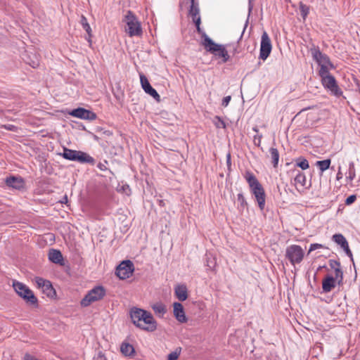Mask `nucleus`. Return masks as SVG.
<instances>
[{
    "instance_id": "15",
    "label": "nucleus",
    "mask_w": 360,
    "mask_h": 360,
    "mask_svg": "<svg viewBox=\"0 0 360 360\" xmlns=\"http://www.w3.org/2000/svg\"><path fill=\"white\" fill-rule=\"evenodd\" d=\"M338 284V279L336 276L326 275L322 281V290L325 293L330 292Z\"/></svg>"
},
{
    "instance_id": "9",
    "label": "nucleus",
    "mask_w": 360,
    "mask_h": 360,
    "mask_svg": "<svg viewBox=\"0 0 360 360\" xmlns=\"http://www.w3.org/2000/svg\"><path fill=\"white\" fill-rule=\"evenodd\" d=\"M323 87L327 89L330 94L336 97H340L343 92L340 89L338 82L334 76H327L321 80Z\"/></svg>"
},
{
    "instance_id": "47",
    "label": "nucleus",
    "mask_w": 360,
    "mask_h": 360,
    "mask_svg": "<svg viewBox=\"0 0 360 360\" xmlns=\"http://www.w3.org/2000/svg\"><path fill=\"white\" fill-rule=\"evenodd\" d=\"M262 137V135H256L254 136V143L256 146H259L260 145Z\"/></svg>"
},
{
    "instance_id": "27",
    "label": "nucleus",
    "mask_w": 360,
    "mask_h": 360,
    "mask_svg": "<svg viewBox=\"0 0 360 360\" xmlns=\"http://www.w3.org/2000/svg\"><path fill=\"white\" fill-rule=\"evenodd\" d=\"M121 352L124 356H131L134 353L133 346L129 343L123 342L120 347Z\"/></svg>"
},
{
    "instance_id": "1",
    "label": "nucleus",
    "mask_w": 360,
    "mask_h": 360,
    "mask_svg": "<svg viewBox=\"0 0 360 360\" xmlns=\"http://www.w3.org/2000/svg\"><path fill=\"white\" fill-rule=\"evenodd\" d=\"M133 323L142 330L153 332L157 328V322L152 314L141 309L133 308L130 311Z\"/></svg>"
},
{
    "instance_id": "13",
    "label": "nucleus",
    "mask_w": 360,
    "mask_h": 360,
    "mask_svg": "<svg viewBox=\"0 0 360 360\" xmlns=\"http://www.w3.org/2000/svg\"><path fill=\"white\" fill-rule=\"evenodd\" d=\"M69 115L82 120H94L96 118V114L91 110L84 108H77L69 112Z\"/></svg>"
},
{
    "instance_id": "50",
    "label": "nucleus",
    "mask_w": 360,
    "mask_h": 360,
    "mask_svg": "<svg viewBox=\"0 0 360 360\" xmlns=\"http://www.w3.org/2000/svg\"><path fill=\"white\" fill-rule=\"evenodd\" d=\"M30 65L35 68L39 65V61L38 60H32L31 63H30Z\"/></svg>"
},
{
    "instance_id": "2",
    "label": "nucleus",
    "mask_w": 360,
    "mask_h": 360,
    "mask_svg": "<svg viewBox=\"0 0 360 360\" xmlns=\"http://www.w3.org/2000/svg\"><path fill=\"white\" fill-rule=\"evenodd\" d=\"M244 178L247 181L250 191L255 196L260 210H264L266 202V194L264 189L256 176L250 171H246Z\"/></svg>"
},
{
    "instance_id": "48",
    "label": "nucleus",
    "mask_w": 360,
    "mask_h": 360,
    "mask_svg": "<svg viewBox=\"0 0 360 360\" xmlns=\"http://www.w3.org/2000/svg\"><path fill=\"white\" fill-rule=\"evenodd\" d=\"M252 1L253 0H248V17L250 16L253 8Z\"/></svg>"
},
{
    "instance_id": "6",
    "label": "nucleus",
    "mask_w": 360,
    "mask_h": 360,
    "mask_svg": "<svg viewBox=\"0 0 360 360\" xmlns=\"http://www.w3.org/2000/svg\"><path fill=\"white\" fill-rule=\"evenodd\" d=\"M13 287L16 293L27 303L31 304H37V298L26 285L21 282L14 281L13 282Z\"/></svg>"
},
{
    "instance_id": "20",
    "label": "nucleus",
    "mask_w": 360,
    "mask_h": 360,
    "mask_svg": "<svg viewBox=\"0 0 360 360\" xmlns=\"http://www.w3.org/2000/svg\"><path fill=\"white\" fill-rule=\"evenodd\" d=\"M174 293L176 298L184 302L188 298V290L185 285H178L174 288Z\"/></svg>"
},
{
    "instance_id": "45",
    "label": "nucleus",
    "mask_w": 360,
    "mask_h": 360,
    "mask_svg": "<svg viewBox=\"0 0 360 360\" xmlns=\"http://www.w3.org/2000/svg\"><path fill=\"white\" fill-rule=\"evenodd\" d=\"M231 100V96H227L224 97V98L222 99L221 105L224 107L228 106Z\"/></svg>"
},
{
    "instance_id": "57",
    "label": "nucleus",
    "mask_w": 360,
    "mask_h": 360,
    "mask_svg": "<svg viewBox=\"0 0 360 360\" xmlns=\"http://www.w3.org/2000/svg\"><path fill=\"white\" fill-rule=\"evenodd\" d=\"M322 268H326V266H320L318 268L317 271L321 270Z\"/></svg>"
},
{
    "instance_id": "36",
    "label": "nucleus",
    "mask_w": 360,
    "mask_h": 360,
    "mask_svg": "<svg viewBox=\"0 0 360 360\" xmlns=\"http://www.w3.org/2000/svg\"><path fill=\"white\" fill-rule=\"evenodd\" d=\"M181 353V348H177L167 356V360H177Z\"/></svg>"
},
{
    "instance_id": "58",
    "label": "nucleus",
    "mask_w": 360,
    "mask_h": 360,
    "mask_svg": "<svg viewBox=\"0 0 360 360\" xmlns=\"http://www.w3.org/2000/svg\"><path fill=\"white\" fill-rule=\"evenodd\" d=\"M253 129L255 131H257V129L256 128H253Z\"/></svg>"
},
{
    "instance_id": "53",
    "label": "nucleus",
    "mask_w": 360,
    "mask_h": 360,
    "mask_svg": "<svg viewBox=\"0 0 360 360\" xmlns=\"http://www.w3.org/2000/svg\"><path fill=\"white\" fill-rule=\"evenodd\" d=\"M342 178V172L340 171V167H339V170H338V172L337 173V175H336V179L337 180H340Z\"/></svg>"
},
{
    "instance_id": "12",
    "label": "nucleus",
    "mask_w": 360,
    "mask_h": 360,
    "mask_svg": "<svg viewBox=\"0 0 360 360\" xmlns=\"http://www.w3.org/2000/svg\"><path fill=\"white\" fill-rule=\"evenodd\" d=\"M34 281L37 287L41 289L47 297L52 298L56 295V290L49 281L41 277H35Z\"/></svg>"
},
{
    "instance_id": "7",
    "label": "nucleus",
    "mask_w": 360,
    "mask_h": 360,
    "mask_svg": "<svg viewBox=\"0 0 360 360\" xmlns=\"http://www.w3.org/2000/svg\"><path fill=\"white\" fill-rule=\"evenodd\" d=\"M105 295V290L102 285L95 286L86 293L80 304L82 307H88L91 303L102 300Z\"/></svg>"
},
{
    "instance_id": "18",
    "label": "nucleus",
    "mask_w": 360,
    "mask_h": 360,
    "mask_svg": "<svg viewBox=\"0 0 360 360\" xmlns=\"http://www.w3.org/2000/svg\"><path fill=\"white\" fill-rule=\"evenodd\" d=\"M6 184L8 186L15 189H20L24 186V181L21 177L11 176L6 179Z\"/></svg>"
},
{
    "instance_id": "37",
    "label": "nucleus",
    "mask_w": 360,
    "mask_h": 360,
    "mask_svg": "<svg viewBox=\"0 0 360 360\" xmlns=\"http://www.w3.org/2000/svg\"><path fill=\"white\" fill-rule=\"evenodd\" d=\"M195 28H196L197 32L201 35V37H202L201 44H202V46H204V43L205 41V39L207 37H210L205 32L204 30H202V28L200 27V25L195 27Z\"/></svg>"
},
{
    "instance_id": "55",
    "label": "nucleus",
    "mask_w": 360,
    "mask_h": 360,
    "mask_svg": "<svg viewBox=\"0 0 360 360\" xmlns=\"http://www.w3.org/2000/svg\"><path fill=\"white\" fill-rule=\"evenodd\" d=\"M189 1L191 3V5H193V4H199L198 0H189Z\"/></svg>"
},
{
    "instance_id": "46",
    "label": "nucleus",
    "mask_w": 360,
    "mask_h": 360,
    "mask_svg": "<svg viewBox=\"0 0 360 360\" xmlns=\"http://www.w3.org/2000/svg\"><path fill=\"white\" fill-rule=\"evenodd\" d=\"M3 128H4L6 130L11 131H15L17 127L13 124H4L2 126Z\"/></svg>"
},
{
    "instance_id": "39",
    "label": "nucleus",
    "mask_w": 360,
    "mask_h": 360,
    "mask_svg": "<svg viewBox=\"0 0 360 360\" xmlns=\"http://www.w3.org/2000/svg\"><path fill=\"white\" fill-rule=\"evenodd\" d=\"M200 13L199 4L190 5L189 10H188V15H191L192 13Z\"/></svg>"
},
{
    "instance_id": "22",
    "label": "nucleus",
    "mask_w": 360,
    "mask_h": 360,
    "mask_svg": "<svg viewBox=\"0 0 360 360\" xmlns=\"http://www.w3.org/2000/svg\"><path fill=\"white\" fill-rule=\"evenodd\" d=\"M77 150L69 149L68 148H63V153H60V155L68 160L70 161H76L77 160Z\"/></svg>"
},
{
    "instance_id": "52",
    "label": "nucleus",
    "mask_w": 360,
    "mask_h": 360,
    "mask_svg": "<svg viewBox=\"0 0 360 360\" xmlns=\"http://www.w3.org/2000/svg\"><path fill=\"white\" fill-rule=\"evenodd\" d=\"M226 164H227L228 167H230L231 165L230 153H228L226 155Z\"/></svg>"
},
{
    "instance_id": "44",
    "label": "nucleus",
    "mask_w": 360,
    "mask_h": 360,
    "mask_svg": "<svg viewBox=\"0 0 360 360\" xmlns=\"http://www.w3.org/2000/svg\"><path fill=\"white\" fill-rule=\"evenodd\" d=\"M108 164V162L106 160H104L103 162H100L98 165H97V167L101 170V171H106L108 169L107 167H106V165Z\"/></svg>"
},
{
    "instance_id": "16",
    "label": "nucleus",
    "mask_w": 360,
    "mask_h": 360,
    "mask_svg": "<svg viewBox=\"0 0 360 360\" xmlns=\"http://www.w3.org/2000/svg\"><path fill=\"white\" fill-rule=\"evenodd\" d=\"M173 313L175 319L180 323H186L188 319L186 316L184 308L180 302H174L173 304Z\"/></svg>"
},
{
    "instance_id": "11",
    "label": "nucleus",
    "mask_w": 360,
    "mask_h": 360,
    "mask_svg": "<svg viewBox=\"0 0 360 360\" xmlns=\"http://www.w3.org/2000/svg\"><path fill=\"white\" fill-rule=\"evenodd\" d=\"M311 53L313 59L319 64V66L327 65L330 69H335L334 65L331 63L330 58L325 53H323L318 46L311 49Z\"/></svg>"
},
{
    "instance_id": "43",
    "label": "nucleus",
    "mask_w": 360,
    "mask_h": 360,
    "mask_svg": "<svg viewBox=\"0 0 360 360\" xmlns=\"http://www.w3.org/2000/svg\"><path fill=\"white\" fill-rule=\"evenodd\" d=\"M323 246L321 244L319 243H312L309 246V249L308 251V254H309L311 252L317 250L319 248H322Z\"/></svg>"
},
{
    "instance_id": "30",
    "label": "nucleus",
    "mask_w": 360,
    "mask_h": 360,
    "mask_svg": "<svg viewBox=\"0 0 360 360\" xmlns=\"http://www.w3.org/2000/svg\"><path fill=\"white\" fill-rule=\"evenodd\" d=\"M296 165L301 168L302 170H305L309 167L308 160L302 157L296 160Z\"/></svg>"
},
{
    "instance_id": "32",
    "label": "nucleus",
    "mask_w": 360,
    "mask_h": 360,
    "mask_svg": "<svg viewBox=\"0 0 360 360\" xmlns=\"http://www.w3.org/2000/svg\"><path fill=\"white\" fill-rule=\"evenodd\" d=\"M299 8H300V15H302L303 20H305L309 13V7L301 2L300 4Z\"/></svg>"
},
{
    "instance_id": "40",
    "label": "nucleus",
    "mask_w": 360,
    "mask_h": 360,
    "mask_svg": "<svg viewBox=\"0 0 360 360\" xmlns=\"http://www.w3.org/2000/svg\"><path fill=\"white\" fill-rule=\"evenodd\" d=\"M206 265L210 268V269H213L215 266V261H214V258H210L207 255H206Z\"/></svg>"
},
{
    "instance_id": "56",
    "label": "nucleus",
    "mask_w": 360,
    "mask_h": 360,
    "mask_svg": "<svg viewBox=\"0 0 360 360\" xmlns=\"http://www.w3.org/2000/svg\"><path fill=\"white\" fill-rule=\"evenodd\" d=\"M68 202V197H67V195H65V196L64 197L63 200L62 201V202H63H63Z\"/></svg>"
},
{
    "instance_id": "33",
    "label": "nucleus",
    "mask_w": 360,
    "mask_h": 360,
    "mask_svg": "<svg viewBox=\"0 0 360 360\" xmlns=\"http://www.w3.org/2000/svg\"><path fill=\"white\" fill-rule=\"evenodd\" d=\"M295 181L297 184L304 186L306 184V176L304 173L299 172L295 178Z\"/></svg>"
},
{
    "instance_id": "24",
    "label": "nucleus",
    "mask_w": 360,
    "mask_h": 360,
    "mask_svg": "<svg viewBox=\"0 0 360 360\" xmlns=\"http://www.w3.org/2000/svg\"><path fill=\"white\" fill-rule=\"evenodd\" d=\"M152 309L155 314L159 317H163L167 312L165 305L162 302H155L152 305Z\"/></svg>"
},
{
    "instance_id": "51",
    "label": "nucleus",
    "mask_w": 360,
    "mask_h": 360,
    "mask_svg": "<svg viewBox=\"0 0 360 360\" xmlns=\"http://www.w3.org/2000/svg\"><path fill=\"white\" fill-rule=\"evenodd\" d=\"M193 22L195 24V27H197L198 25L200 26L201 24V18H198V19L196 18V20H193Z\"/></svg>"
},
{
    "instance_id": "25",
    "label": "nucleus",
    "mask_w": 360,
    "mask_h": 360,
    "mask_svg": "<svg viewBox=\"0 0 360 360\" xmlns=\"http://www.w3.org/2000/svg\"><path fill=\"white\" fill-rule=\"evenodd\" d=\"M333 240L335 243L339 245L341 248L348 245V242L345 237L341 233H335L333 236Z\"/></svg>"
},
{
    "instance_id": "42",
    "label": "nucleus",
    "mask_w": 360,
    "mask_h": 360,
    "mask_svg": "<svg viewBox=\"0 0 360 360\" xmlns=\"http://www.w3.org/2000/svg\"><path fill=\"white\" fill-rule=\"evenodd\" d=\"M356 200V196L355 195H350L349 196H348L346 198L345 204L347 205H352V203H354L355 202Z\"/></svg>"
},
{
    "instance_id": "54",
    "label": "nucleus",
    "mask_w": 360,
    "mask_h": 360,
    "mask_svg": "<svg viewBox=\"0 0 360 360\" xmlns=\"http://www.w3.org/2000/svg\"><path fill=\"white\" fill-rule=\"evenodd\" d=\"M248 18L247 19V20H246V22H245V25H244L243 30V32H242V34H241L240 38L243 37V33H244V32H245V29H246V27H247V26H248Z\"/></svg>"
},
{
    "instance_id": "34",
    "label": "nucleus",
    "mask_w": 360,
    "mask_h": 360,
    "mask_svg": "<svg viewBox=\"0 0 360 360\" xmlns=\"http://www.w3.org/2000/svg\"><path fill=\"white\" fill-rule=\"evenodd\" d=\"M348 174H349V175H348L347 178L350 181H352L356 176L354 164L353 162H350L349 163Z\"/></svg>"
},
{
    "instance_id": "21",
    "label": "nucleus",
    "mask_w": 360,
    "mask_h": 360,
    "mask_svg": "<svg viewBox=\"0 0 360 360\" xmlns=\"http://www.w3.org/2000/svg\"><path fill=\"white\" fill-rule=\"evenodd\" d=\"M49 259L54 263L58 264H63V257L60 250L56 249L50 250L49 252Z\"/></svg>"
},
{
    "instance_id": "17",
    "label": "nucleus",
    "mask_w": 360,
    "mask_h": 360,
    "mask_svg": "<svg viewBox=\"0 0 360 360\" xmlns=\"http://www.w3.org/2000/svg\"><path fill=\"white\" fill-rule=\"evenodd\" d=\"M328 263L330 269L334 270L336 278L338 279V285H342L343 284V271L340 267V262L335 259H330Z\"/></svg>"
},
{
    "instance_id": "35",
    "label": "nucleus",
    "mask_w": 360,
    "mask_h": 360,
    "mask_svg": "<svg viewBox=\"0 0 360 360\" xmlns=\"http://www.w3.org/2000/svg\"><path fill=\"white\" fill-rule=\"evenodd\" d=\"M214 120H217V121H214V125L217 128L225 129L226 127V124L225 122L219 116H216L214 117Z\"/></svg>"
},
{
    "instance_id": "3",
    "label": "nucleus",
    "mask_w": 360,
    "mask_h": 360,
    "mask_svg": "<svg viewBox=\"0 0 360 360\" xmlns=\"http://www.w3.org/2000/svg\"><path fill=\"white\" fill-rule=\"evenodd\" d=\"M204 49L216 59H221L219 63H225L230 59L226 48L223 44L214 42L210 37H207L204 43Z\"/></svg>"
},
{
    "instance_id": "14",
    "label": "nucleus",
    "mask_w": 360,
    "mask_h": 360,
    "mask_svg": "<svg viewBox=\"0 0 360 360\" xmlns=\"http://www.w3.org/2000/svg\"><path fill=\"white\" fill-rule=\"evenodd\" d=\"M140 82L141 86L144 91L152 96L155 101H160V96L159 94L157 92V91L150 85L148 79L147 77L143 75H140Z\"/></svg>"
},
{
    "instance_id": "4",
    "label": "nucleus",
    "mask_w": 360,
    "mask_h": 360,
    "mask_svg": "<svg viewBox=\"0 0 360 360\" xmlns=\"http://www.w3.org/2000/svg\"><path fill=\"white\" fill-rule=\"evenodd\" d=\"M285 257L291 265L295 266L296 264L302 262L304 257V251L300 245H290L285 249Z\"/></svg>"
},
{
    "instance_id": "38",
    "label": "nucleus",
    "mask_w": 360,
    "mask_h": 360,
    "mask_svg": "<svg viewBox=\"0 0 360 360\" xmlns=\"http://www.w3.org/2000/svg\"><path fill=\"white\" fill-rule=\"evenodd\" d=\"M195 28H196L197 32L201 35V37H202L201 44H202V46H204V43L205 41V39L207 37H210L205 32L204 30H202V28L200 27V25L195 27Z\"/></svg>"
},
{
    "instance_id": "28",
    "label": "nucleus",
    "mask_w": 360,
    "mask_h": 360,
    "mask_svg": "<svg viewBox=\"0 0 360 360\" xmlns=\"http://www.w3.org/2000/svg\"><path fill=\"white\" fill-rule=\"evenodd\" d=\"M330 163H331L330 159H326L323 160H318L316 162V165L319 167L321 172L323 173V172H325L326 170H327L328 169L330 168Z\"/></svg>"
},
{
    "instance_id": "41",
    "label": "nucleus",
    "mask_w": 360,
    "mask_h": 360,
    "mask_svg": "<svg viewBox=\"0 0 360 360\" xmlns=\"http://www.w3.org/2000/svg\"><path fill=\"white\" fill-rule=\"evenodd\" d=\"M342 250L345 251V254L350 258V259L353 262V264H354L352 252L349 249V244L347 245L345 247H343Z\"/></svg>"
},
{
    "instance_id": "26",
    "label": "nucleus",
    "mask_w": 360,
    "mask_h": 360,
    "mask_svg": "<svg viewBox=\"0 0 360 360\" xmlns=\"http://www.w3.org/2000/svg\"><path fill=\"white\" fill-rule=\"evenodd\" d=\"M269 153L274 167H277L279 161V153L276 148H270Z\"/></svg>"
},
{
    "instance_id": "5",
    "label": "nucleus",
    "mask_w": 360,
    "mask_h": 360,
    "mask_svg": "<svg viewBox=\"0 0 360 360\" xmlns=\"http://www.w3.org/2000/svg\"><path fill=\"white\" fill-rule=\"evenodd\" d=\"M125 22L127 25L126 31L129 37H139L142 34L143 31L141 23L132 11H127L125 15Z\"/></svg>"
},
{
    "instance_id": "10",
    "label": "nucleus",
    "mask_w": 360,
    "mask_h": 360,
    "mask_svg": "<svg viewBox=\"0 0 360 360\" xmlns=\"http://www.w3.org/2000/svg\"><path fill=\"white\" fill-rule=\"evenodd\" d=\"M272 50L271 39L266 32L264 31L261 37L259 58L265 60Z\"/></svg>"
},
{
    "instance_id": "31",
    "label": "nucleus",
    "mask_w": 360,
    "mask_h": 360,
    "mask_svg": "<svg viewBox=\"0 0 360 360\" xmlns=\"http://www.w3.org/2000/svg\"><path fill=\"white\" fill-rule=\"evenodd\" d=\"M329 66L327 65H321L320 66V69L319 70V75L321 78V80L326 78L327 76H332L329 72Z\"/></svg>"
},
{
    "instance_id": "8",
    "label": "nucleus",
    "mask_w": 360,
    "mask_h": 360,
    "mask_svg": "<svg viewBox=\"0 0 360 360\" xmlns=\"http://www.w3.org/2000/svg\"><path fill=\"white\" fill-rule=\"evenodd\" d=\"M134 271V263L130 260H123L116 267L115 274L119 278L124 280L129 278Z\"/></svg>"
},
{
    "instance_id": "49",
    "label": "nucleus",
    "mask_w": 360,
    "mask_h": 360,
    "mask_svg": "<svg viewBox=\"0 0 360 360\" xmlns=\"http://www.w3.org/2000/svg\"><path fill=\"white\" fill-rule=\"evenodd\" d=\"M188 16H190L192 18V20H196V18L197 19L200 18V13H192L191 15H188Z\"/></svg>"
},
{
    "instance_id": "23",
    "label": "nucleus",
    "mask_w": 360,
    "mask_h": 360,
    "mask_svg": "<svg viewBox=\"0 0 360 360\" xmlns=\"http://www.w3.org/2000/svg\"><path fill=\"white\" fill-rule=\"evenodd\" d=\"M80 24L82 27V28L86 32L88 37H86V39L88 41L89 43H91V38L92 37L91 34V28L87 22V19L84 15H82L81 20H80Z\"/></svg>"
},
{
    "instance_id": "19",
    "label": "nucleus",
    "mask_w": 360,
    "mask_h": 360,
    "mask_svg": "<svg viewBox=\"0 0 360 360\" xmlns=\"http://www.w3.org/2000/svg\"><path fill=\"white\" fill-rule=\"evenodd\" d=\"M77 160L75 162H78L82 164L89 163L91 165H94L95 164V159L91 155H89L88 153L81 150H77Z\"/></svg>"
},
{
    "instance_id": "29",
    "label": "nucleus",
    "mask_w": 360,
    "mask_h": 360,
    "mask_svg": "<svg viewBox=\"0 0 360 360\" xmlns=\"http://www.w3.org/2000/svg\"><path fill=\"white\" fill-rule=\"evenodd\" d=\"M237 202L239 205L238 209L243 210L245 207H248V202H247L246 199L245 198L243 193H239L237 195Z\"/></svg>"
}]
</instances>
